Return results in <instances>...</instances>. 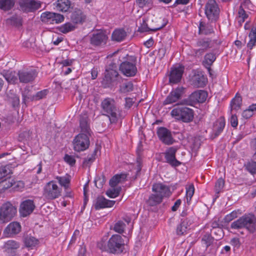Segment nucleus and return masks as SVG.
<instances>
[{
	"label": "nucleus",
	"instance_id": "50",
	"mask_svg": "<svg viewBox=\"0 0 256 256\" xmlns=\"http://www.w3.org/2000/svg\"><path fill=\"white\" fill-rule=\"evenodd\" d=\"M239 210H234L230 214L226 216L224 218V221L226 222H229L235 218H236L238 214L240 213L239 212Z\"/></svg>",
	"mask_w": 256,
	"mask_h": 256
},
{
	"label": "nucleus",
	"instance_id": "58",
	"mask_svg": "<svg viewBox=\"0 0 256 256\" xmlns=\"http://www.w3.org/2000/svg\"><path fill=\"white\" fill-rule=\"evenodd\" d=\"M63 40V38L62 36H58V34L54 35L52 36V42L55 46L58 45Z\"/></svg>",
	"mask_w": 256,
	"mask_h": 256
},
{
	"label": "nucleus",
	"instance_id": "19",
	"mask_svg": "<svg viewBox=\"0 0 256 256\" xmlns=\"http://www.w3.org/2000/svg\"><path fill=\"white\" fill-rule=\"evenodd\" d=\"M21 230V226L18 222H14L8 224L4 231V236L9 238L18 234Z\"/></svg>",
	"mask_w": 256,
	"mask_h": 256
},
{
	"label": "nucleus",
	"instance_id": "15",
	"mask_svg": "<svg viewBox=\"0 0 256 256\" xmlns=\"http://www.w3.org/2000/svg\"><path fill=\"white\" fill-rule=\"evenodd\" d=\"M184 70V67L180 65L174 66L172 68L169 81L172 84H176L180 82Z\"/></svg>",
	"mask_w": 256,
	"mask_h": 256
},
{
	"label": "nucleus",
	"instance_id": "21",
	"mask_svg": "<svg viewBox=\"0 0 256 256\" xmlns=\"http://www.w3.org/2000/svg\"><path fill=\"white\" fill-rule=\"evenodd\" d=\"M115 204V201L108 200L102 196L98 197L94 204L96 210H100L105 208L112 207Z\"/></svg>",
	"mask_w": 256,
	"mask_h": 256
},
{
	"label": "nucleus",
	"instance_id": "7",
	"mask_svg": "<svg viewBox=\"0 0 256 256\" xmlns=\"http://www.w3.org/2000/svg\"><path fill=\"white\" fill-rule=\"evenodd\" d=\"M88 136L80 132L75 136L72 142L74 149L75 151L80 152L88 148L90 145Z\"/></svg>",
	"mask_w": 256,
	"mask_h": 256
},
{
	"label": "nucleus",
	"instance_id": "6",
	"mask_svg": "<svg viewBox=\"0 0 256 256\" xmlns=\"http://www.w3.org/2000/svg\"><path fill=\"white\" fill-rule=\"evenodd\" d=\"M62 188L56 184V180H52L47 182L44 188V196L50 200H54L61 196Z\"/></svg>",
	"mask_w": 256,
	"mask_h": 256
},
{
	"label": "nucleus",
	"instance_id": "57",
	"mask_svg": "<svg viewBox=\"0 0 256 256\" xmlns=\"http://www.w3.org/2000/svg\"><path fill=\"white\" fill-rule=\"evenodd\" d=\"M64 160L66 162L72 166L76 162V160L74 158L73 156H69L68 154H66L64 158Z\"/></svg>",
	"mask_w": 256,
	"mask_h": 256
},
{
	"label": "nucleus",
	"instance_id": "9",
	"mask_svg": "<svg viewBox=\"0 0 256 256\" xmlns=\"http://www.w3.org/2000/svg\"><path fill=\"white\" fill-rule=\"evenodd\" d=\"M205 14L208 20H216L219 14V8L214 0H208L205 6Z\"/></svg>",
	"mask_w": 256,
	"mask_h": 256
},
{
	"label": "nucleus",
	"instance_id": "1",
	"mask_svg": "<svg viewBox=\"0 0 256 256\" xmlns=\"http://www.w3.org/2000/svg\"><path fill=\"white\" fill-rule=\"evenodd\" d=\"M107 236L103 237L98 242V246L102 251L112 254L119 253L122 251L124 242L118 234H114L107 242Z\"/></svg>",
	"mask_w": 256,
	"mask_h": 256
},
{
	"label": "nucleus",
	"instance_id": "36",
	"mask_svg": "<svg viewBox=\"0 0 256 256\" xmlns=\"http://www.w3.org/2000/svg\"><path fill=\"white\" fill-rule=\"evenodd\" d=\"M14 5V0H0V9L4 10H10Z\"/></svg>",
	"mask_w": 256,
	"mask_h": 256
},
{
	"label": "nucleus",
	"instance_id": "38",
	"mask_svg": "<svg viewBox=\"0 0 256 256\" xmlns=\"http://www.w3.org/2000/svg\"><path fill=\"white\" fill-rule=\"evenodd\" d=\"M24 243L26 247L32 249L38 244V240L34 237L29 236L25 238Z\"/></svg>",
	"mask_w": 256,
	"mask_h": 256
},
{
	"label": "nucleus",
	"instance_id": "46",
	"mask_svg": "<svg viewBox=\"0 0 256 256\" xmlns=\"http://www.w3.org/2000/svg\"><path fill=\"white\" fill-rule=\"evenodd\" d=\"M14 180L11 178H7L0 182V186L3 189H8L13 186Z\"/></svg>",
	"mask_w": 256,
	"mask_h": 256
},
{
	"label": "nucleus",
	"instance_id": "49",
	"mask_svg": "<svg viewBox=\"0 0 256 256\" xmlns=\"http://www.w3.org/2000/svg\"><path fill=\"white\" fill-rule=\"evenodd\" d=\"M133 88V84L131 82H127L121 86L120 90L122 92H127L132 91Z\"/></svg>",
	"mask_w": 256,
	"mask_h": 256
},
{
	"label": "nucleus",
	"instance_id": "10",
	"mask_svg": "<svg viewBox=\"0 0 256 256\" xmlns=\"http://www.w3.org/2000/svg\"><path fill=\"white\" fill-rule=\"evenodd\" d=\"M108 36L106 33L102 30L94 32L90 37V44L94 46H104L107 42Z\"/></svg>",
	"mask_w": 256,
	"mask_h": 256
},
{
	"label": "nucleus",
	"instance_id": "23",
	"mask_svg": "<svg viewBox=\"0 0 256 256\" xmlns=\"http://www.w3.org/2000/svg\"><path fill=\"white\" fill-rule=\"evenodd\" d=\"M207 96L208 94L206 91L200 90L192 94L190 98V100L194 102L202 103L206 100Z\"/></svg>",
	"mask_w": 256,
	"mask_h": 256
},
{
	"label": "nucleus",
	"instance_id": "60",
	"mask_svg": "<svg viewBox=\"0 0 256 256\" xmlns=\"http://www.w3.org/2000/svg\"><path fill=\"white\" fill-rule=\"evenodd\" d=\"M230 124L232 126L236 127L238 126V118L236 116L232 115L230 118Z\"/></svg>",
	"mask_w": 256,
	"mask_h": 256
},
{
	"label": "nucleus",
	"instance_id": "8",
	"mask_svg": "<svg viewBox=\"0 0 256 256\" xmlns=\"http://www.w3.org/2000/svg\"><path fill=\"white\" fill-rule=\"evenodd\" d=\"M42 21L46 24H57L64 20V16L60 14L45 12L42 14L40 16Z\"/></svg>",
	"mask_w": 256,
	"mask_h": 256
},
{
	"label": "nucleus",
	"instance_id": "17",
	"mask_svg": "<svg viewBox=\"0 0 256 256\" xmlns=\"http://www.w3.org/2000/svg\"><path fill=\"white\" fill-rule=\"evenodd\" d=\"M34 208L35 206L32 200H26L23 201L20 208V215L23 217L28 216L33 212Z\"/></svg>",
	"mask_w": 256,
	"mask_h": 256
},
{
	"label": "nucleus",
	"instance_id": "3",
	"mask_svg": "<svg viewBox=\"0 0 256 256\" xmlns=\"http://www.w3.org/2000/svg\"><path fill=\"white\" fill-rule=\"evenodd\" d=\"M101 108L102 114L109 118L111 122H115L117 120V108L116 103L112 98H107L102 100Z\"/></svg>",
	"mask_w": 256,
	"mask_h": 256
},
{
	"label": "nucleus",
	"instance_id": "2",
	"mask_svg": "<svg viewBox=\"0 0 256 256\" xmlns=\"http://www.w3.org/2000/svg\"><path fill=\"white\" fill-rule=\"evenodd\" d=\"M152 194L150 196L148 203L151 206L160 204L165 198L170 197L172 192L170 187L162 183H156L152 185Z\"/></svg>",
	"mask_w": 256,
	"mask_h": 256
},
{
	"label": "nucleus",
	"instance_id": "31",
	"mask_svg": "<svg viewBox=\"0 0 256 256\" xmlns=\"http://www.w3.org/2000/svg\"><path fill=\"white\" fill-rule=\"evenodd\" d=\"M56 179L58 182L61 186L64 187V189H66L69 186L71 180V176L66 174L62 176H57L56 177Z\"/></svg>",
	"mask_w": 256,
	"mask_h": 256
},
{
	"label": "nucleus",
	"instance_id": "59",
	"mask_svg": "<svg viewBox=\"0 0 256 256\" xmlns=\"http://www.w3.org/2000/svg\"><path fill=\"white\" fill-rule=\"evenodd\" d=\"M230 244L234 248H238L240 246V242L238 238H233L231 240Z\"/></svg>",
	"mask_w": 256,
	"mask_h": 256
},
{
	"label": "nucleus",
	"instance_id": "20",
	"mask_svg": "<svg viewBox=\"0 0 256 256\" xmlns=\"http://www.w3.org/2000/svg\"><path fill=\"white\" fill-rule=\"evenodd\" d=\"M182 94V90L180 88H176L172 90L164 102V104H168L176 102L179 100Z\"/></svg>",
	"mask_w": 256,
	"mask_h": 256
},
{
	"label": "nucleus",
	"instance_id": "47",
	"mask_svg": "<svg viewBox=\"0 0 256 256\" xmlns=\"http://www.w3.org/2000/svg\"><path fill=\"white\" fill-rule=\"evenodd\" d=\"M194 192V188L193 184H190L186 187V197L187 202L190 201Z\"/></svg>",
	"mask_w": 256,
	"mask_h": 256
},
{
	"label": "nucleus",
	"instance_id": "64",
	"mask_svg": "<svg viewBox=\"0 0 256 256\" xmlns=\"http://www.w3.org/2000/svg\"><path fill=\"white\" fill-rule=\"evenodd\" d=\"M204 27H205L204 26L202 23H200V26H199L200 33L206 34L208 33H210V31L207 32V31L205 30Z\"/></svg>",
	"mask_w": 256,
	"mask_h": 256
},
{
	"label": "nucleus",
	"instance_id": "62",
	"mask_svg": "<svg viewBox=\"0 0 256 256\" xmlns=\"http://www.w3.org/2000/svg\"><path fill=\"white\" fill-rule=\"evenodd\" d=\"M182 203V201L180 199L177 200L176 202H174V205L172 208V210L173 212L176 211L179 206H180Z\"/></svg>",
	"mask_w": 256,
	"mask_h": 256
},
{
	"label": "nucleus",
	"instance_id": "25",
	"mask_svg": "<svg viewBox=\"0 0 256 256\" xmlns=\"http://www.w3.org/2000/svg\"><path fill=\"white\" fill-rule=\"evenodd\" d=\"M192 220L188 218H187L186 220H184L177 226V234L178 235H182L184 234L189 228V226L192 224Z\"/></svg>",
	"mask_w": 256,
	"mask_h": 256
},
{
	"label": "nucleus",
	"instance_id": "33",
	"mask_svg": "<svg viewBox=\"0 0 256 256\" xmlns=\"http://www.w3.org/2000/svg\"><path fill=\"white\" fill-rule=\"evenodd\" d=\"M20 246V244L14 240H8L4 244V248L8 252L16 250Z\"/></svg>",
	"mask_w": 256,
	"mask_h": 256
},
{
	"label": "nucleus",
	"instance_id": "63",
	"mask_svg": "<svg viewBox=\"0 0 256 256\" xmlns=\"http://www.w3.org/2000/svg\"><path fill=\"white\" fill-rule=\"evenodd\" d=\"M72 19L73 22L75 24L80 22L82 21V17L78 16V18H76L75 14H72Z\"/></svg>",
	"mask_w": 256,
	"mask_h": 256
},
{
	"label": "nucleus",
	"instance_id": "26",
	"mask_svg": "<svg viewBox=\"0 0 256 256\" xmlns=\"http://www.w3.org/2000/svg\"><path fill=\"white\" fill-rule=\"evenodd\" d=\"M225 123V120L223 117H220L214 123L212 131L216 136H218L223 130Z\"/></svg>",
	"mask_w": 256,
	"mask_h": 256
},
{
	"label": "nucleus",
	"instance_id": "56",
	"mask_svg": "<svg viewBox=\"0 0 256 256\" xmlns=\"http://www.w3.org/2000/svg\"><path fill=\"white\" fill-rule=\"evenodd\" d=\"M239 18H238V22L240 23H242L244 22L245 20L247 18L248 16L246 13V12L240 9L238 12Z\"/></svg>",
	"mask_w": 256,
	"mask_h": 256
},
{
	"label": "nucleus",
	"instance_id": "24",
	"mask_svg": "<svg viewBox=\"0 0 256 256\" xmlns=\"http://www.w3.org/2000/svg\"><path fill=\"white\" fill-rule=\"evenodd\" d=\"M216 59V56L213 52H209L206 54L204 58V60H203V64L204 66L207 68L209 74L210 76H212V70L210 68L211 65L213 64V62L215 61Z\"/></svg>",
	"mask_w": 256,
	"mask_h": 256
},
{
	"label": "nucleus",
	"instance_id": "41",
	"mask_svg": "<svg viewBox=\"0 0 256 256\" xmlns=\"http://www.w3.org/2000/svg\"><path fill=\"white\" fill-rule=\"evenodd\" d=\"M255 110H256V104H252L242 112V116L245 118H248L252 116Z\"/></svg>",
	"mask_w": 256,
	"mask_h": 256
},
{
	"label": "nucleus",
	"instance_id": "12",
	"mask_svg": "<svg viewBox=\"0 0 256 256\" xmlns=\"http://www.w3.org/2000/svg\"><path fill=\"white\" fill-rule=\"evenodd\" d=\"M18 80L20 82L28 83L32 82L36 76L35 70H22L18 72Z\"/></svg>",
	"mask_w": 256,
	"mask_h": 256
},
{
	"label": "nucleus",
	"instance_id": "16",
	"mask_svg": "<svg viewBox=\"0 0 256 256\" xmlns=\"http://www.w3.org/2000/svg\"><path fill=\"white\" fill-rule=\"evenodd\" d=\"M194 51L196 56H201L208 48L211 47V42L208 39H200L195 44Z\"/></svg>",
	"mask_w": 256,
	"mask_h": 256
},
{
	"label": "nucleus",
	"instance_id": "18",
	"mask_svg": "<svg viewBox=\"0 0 256 256\" xmlns=\"http://www.w3.org/2000/svg\"><path fill=\"white\" fill-rule=\"evenodd\" d=\"M177 148L176 147H170L164 153L166 162L172 166H178L180 163L176 158V153Z\"/></svg>",
	"mask_w": 256,
	"mask_h": 256
},
{
	"label": "nucleus",
	"instance_id": "11",
	"mask_svg": "<svg viewBox=\"0 0 256 256\" xmlns=\"http://www.w3.org/2000/svg\"><path fill=\"white\" fill-rule=\"evenodd\" d=\"M120 70L126 76H134L137 72L135 62H124L121 64Z\"/></svg>",
	"mask_w": 256,
	"mask_h": 256
},
{
	"label": "nucleus",
	"instance_id": "45",
	"mask_svg": "<svg viewBox=\"0 0 256 256\" xmlns=\"http://www.w3.org/2000/svg\"><path fill=\"white\" fill-rule=\"evenodd\" d=\"M125 227L124 223L122 220H119L115 224L114 230L116 232L122 234L124 232Z\"/></svg>",
	"mask_w": 256,
	"mask_h": 256
},
{
	"label": "nucleus",
	"instance_id": "34",
	"mask_svg": "<svg viewBox=\"0 0 256 256\" xmlns=\"http://www.w3.org/2000/svg\"><path fill=\"white\" fill-rule=\"evenodd\" d=\"M75 28V24L71 22H66L58 28V30L63 34L68 33L74 30Z\"/></svg>",
	"mask_w": 256,
	"mask_h": 256
},
{
	"label": "nucleus",
	"instance_id": "27",
	"mask_svg": "<svg viewBox=\"0 0 256 256\" xmlns=\"http://www.w3.org/2000/svg\"><path fill=\"white\" fill-rule=\"evenodd\" d=\"M47 94L48 90H46L40 91L32 96H27L24 93L22 94L23 100L24 102L27 100V99H30L32 100H38L44 98Z\"/></svg>",
	"mask_w": 256,
	"mask_h": 256
},
{
	"label": "nucleus",
	"instance_id": "39",
	"mask_svg": "<svg viewBox=\"0 0 256 256\" xmlns=\"http://www.w3.org/2000/svg\"><path fill=\"white\" fill-rule=\"evenodd\" d=\"M250 40L248 43V46L252 49L256 42V28H252L249 34Z\"/></svg>",
	"mask_w": 256,
	"mask_h": 256
},
{
	"label": "nucleus",
	"instance_id": "29",
	"mask_svg": "<svg viewBox=\"0 0 256 256\" xmlns=\"http://www.w3.org/2000/svg\"><path fill=\"white\" fill-rule=\"evenodd\" d=\"M126 176V174H116L110 179V185L111 187H116L119 183L124 182Z\"/></svg>",
	"mask_w": 256,
	"mask_h": 256
},
{
	"label": "nucleus",
	"instance_id": "48",
	"mask_svg": "<svg viewBox=\"0 0 256 256\" xmlns=\"http://www.w3.org/2000/svg\"><path fill=\"white\" fill-rule=\"evenodd\" d=\"M80 126L81 128V132L84 134L90 135V127L86 120H81L80 121Z\"/></svg>",
	"mask_w": 256,
	"mask_h": 256
},
{
	"label": "nucleus",
	"instance_id": "30",
	"mask_svg": "<svg viewBox=\"0 0 256 256\" xmlns=\"http://www.w3.org/2000/svg\"><path fill=\"white\" fill-rule=\"evenodd\" d=\"M56 9L62 12H66L70 7V2L69 0H58L56 2Z\"/></svg>",
	"mask_w": 256,
	"mask_h": 256
},
{
	"label": "nucleus",
	"instance_id": "35",
	"mask_svg": "<svg viewBox=\"0 0 256 256\" xmlns=\"http://www.w3.org/2000/svg\"><path fill=\"white\" fill-rule=\"evenodd\" d=\"M164 26L165 24H163L161 26L154 28H150L148 27V24H146V20H143L142 23L141 24L140 26L138 28V30L141 32H148L150 31L156 32L162 28Z\"/></svg>",
	"mask_w": 256,
	"mask_h": 256
},
{
	"label": "nucleus",
	"instance_id": "4",
	"mask_svg": "<svg viewBox=\"0 0 256 256\" xmlns=\"http://www.w3.org/2000/svg\"><path fill=\"white\" fill-rule=\"evenodd\" d=\"M171 116L178 120L184 122L192 121L194 112L192 109L186 106H178L174 108L170 112Z\"/></svg>",
	"mask_w": 256,
	"mask_h": 256
},
{
	"label": "nucleus",
	"instance_id": "61",
	"mask_svg": "<svg viewBox=\"0 0 256 256\" xmlns=\"http://www.w3.org/2000/svg\"><path fill=\"white\" fill-rule=\"evenodd\" d=\"M9 172L6 167H3L0 168V178H2L6 176Z\"/></svg>",
	"mask_w": 256,
	"mask_h": 256
},
{
	"label": "nucleus",
	"instance_id": "52",
	"mask_svg": "<svg viewBox=\"0 0 256 256\" xmlns=\"http://www.w3.org/2000/svg\"><path fill=\"white\" fill-rule=\"evenodd\" d=\"M243 219L240 218L239 219L234 222L231 224V228L233 229H240L244 228V223H242Z\"/></svg>",
	"mask_w": 256,
	"mask_h": 256
},
{
	"label": "nucleus",
	"instance_id": "53",
	"mask_svg": "<svg viewBox=\"0 0 256 256\" xmlns=\"http://www.w3.org/2000/svg\"><path fill=\"white\" fill-rule=\"evenodd\" d=\"M246 169L252 174H256V162H251L246 165Z\"/></svg>",
	"mask_w": 256,
	"mask_h": 256
},
{
	"label": "nucleus",
	"instance_id": "42",
	"mask_svg": "<svg viewBox=\"0 0 256 256\" xmlns=\"http://www.w3.org/2000/svg\"><path fill=\"white\" fill-rule=\"evenodd\" d=\"M120 190L121 188L120 187H112L107 190L106 194L110 198H115L118 196Z\"/></svg>",
	"mask_w": 256,
	"mask_h": 256
},
{
	"label": "nucleus",
	"instance_id": "40",
	"mask_svg": "<svg viewBox=\"0 0 256 256\" xmlns=\"http://www.w3.org/2000/svg\"><path fill=\"white\" fill-rule=\"evenodd\" d=\"M193 82L194 86L198 88L203 87L206 85V79L202 76H196Z\"/></svg>",
	"mask_w": 256,
	"mask_h": 256
},
{
	"label": "nucleus",
	"instance_id": "28",
	"mask_svg": "<svg viewBox=\"0 0 256 256\" xmlns=\"http://www.w3.org/2000/svg\"><path fill=\"white\" fill-rule=\"evenodd\" d=\"M126 35V32L124 30L116 29L112 32V38L114 41L122 42L125 38Z\"/></svg>",
	"mask_w": 256,
	"mask_h": 256
},
{
	"label": "nucleus",
	"instance_id": "13",
	"mask_svg": "<svg viewBox=\"0 0 256 256\" xmlns=\"http://www.w3.org/2000/svg\"><path fill=\"white\" fill-rule=\"evenodd\" d=\"M20 8L24 12H32L40 7V4L34 0H20Z\"/></svg>",
	"mask_w": 256,
	"mask_h": 256
},
{
	"label": "nucleus",
	"instance_id": "54",
	"mask_svg": "<svg viewBox=\"0 0 256 256\" xmlns=\"http://www.w3.org/2000/svg\"><path fill=\"white\" fill-rule=\"evenodd\" d=\"M136 4L140 8L148 6L152 4V0H136Z\"/></svg>",
	"mask_w": 256,
	"mask_h": 256
},
{
	"label": "nucleus",
	"instance_id": "44",
	"mask_svg": "<svg viewBox=\"0 0 256 256\" xmlns=\"http://www.w3.org/2000/svg\"><path fill=\"white\" fill-rule=\"evenodd\" d=\"M202 240V244L208 248L212 244L214 239L210 234H206L203 236Z\"/></svg>",
	"mask_w": 256,
	"mask_h": 256
},
{
	"label": "nucleus",
	"instance_id": "37",
	"mask_svg": "<svg viewBox=\"0 0 256 256\" xmlns=\"http://www.w3.org/2000/svg\"><path fill=\"white\" fill-rule=\"evenodd\" d=\"M6 22L16 26H20L22 24V19L20 16L15 15L7 19Z\"/></svg>",
	"mask_w": 256,
	"mask_h": 256
},
{
	"label": "nucleus",
	"instance_id": "32",
	"mask_svg": "<svg viewBox=\"0 0 256 256\" xmlns=\"http://www.w3.org/2000/svg\"><path fill=\"white\" fill-rule=\"evenodd\" d=\"M4 76L6 81L10 84H16L18 82V72L14 71H8L4 74Z\"/></svg>",
	"mask_w": 256,
	"mask_h": 256
},
{
	"label": "nucleus",
	"instance_id": "51",
	"mask_svg": "<svg viewBox=\"0 0 256 256\" xmlns=\"http://www.w3.org/2000/svg\"><path fill=\"white\" fill-rule=\"evenodd\" d=\"M224 181L222 178H220L216 182L215 192L216 193H220L224 188Z\"/></svg>",
	"mask_w": 256,
	"mask_h": 256
},
{
	"label": "nucleus",
	"instance_id": "43",
	"mask_svg": "<svg viewBox=\"0 0 256 256\" xmlns=\"http://www.w3.org/2000/svg\"><path fill=\"white\" fill-rule=\"evenodd\" d=\"M242 102V98L240 95L236 94V96L232 100L230 106L232 109L237 110L240 108Z\"/></svg>",
	"mask_w": 256,
	"mask_h": 256
},
{
	"label": "nucleus",
	"instance_id": "22",
	"mask_svg": "<svg viewBox=\"0 0 256 256\" xmlns=\"http://www.w3.org/2000/svg\"><path fill=\"white\" fill-rule=\"evenodd\" d=\"M243 219L244 228H246L248 231L252 232L255 229L254 218L252 214H248L241 217Z\"/></svg>",
	"mask_w": 256,
	"mask_h": 256
},
{
	"label": "nucleus",
	"instance_id": "55",
	"mask_svg": "<svg viewBox=\"0 0 256 256\" xmlns=\"http://www.w3.org/2000/svg\"><path fill=\"white\" fill-rule=\"evenodd\" d=\"M13 186H14V188L16 190L21 191L24 188V184L22 181L20 180V181L15 182L14 180Z\"/></svg>",
	"mask_w": 256,
	"mask_h": 256
},
{
	"label": "nucleus",
	"instance_id": "5",
	"mask_svg": "<svg viewBox=\"0 0 256 256\" xmlns=\"http://www.w3.org/2000/svg\"><path fill=\"white\" fill-rule=\"evenodd\" d=\"M16 208L9 202L4 204L0 208V224L10 221L16 214Z\"/></svg>",
	"mask_w": 256,
	"mask_h": 256
},
{
	"label": "nucleus",
	"instance_id": "14",
	"mask_svg": "<svg viewBox=\"0 0 256 256\" xmlns=\"http://www.w3.org/2000/svg\"><path fill=\"white\" fill-rule=\"evenodd\" d=\"M157 134L160 140L164 144L170 145L174 142L171 132L167 128L160 127L158 128Z\"/></svg>",
	"mask_w": 256,
	"mask_h": 256
}]
</instances>
